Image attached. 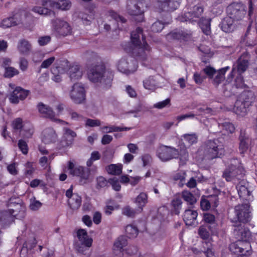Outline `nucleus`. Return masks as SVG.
Wrapping results in <instances>:
<instances>
[{
	"label": "nucleus",
	"instance_id": "f257e3e1",
	"mask_svg": "<svg viewBox=\"0 0 257 257\" xmlns=\"http://www.w3.org/2000/svg\"><path fill=\"white\" fill-rule=\"evenodd\" d=\"M88 77L90 81L99 83L104 89H108L111 86L113 77L112 72L106 70L103 64L96 65L90 69Z\"/></svg>",
	"mask_w": 257,
	"mask_h": 257
},
{
	"label": "nucleus",
	"instance_id": "f03ea898",
	"mask_svg": "<svg viewBox=\"0 0 257 257\" xmlns=\"http://www.w3.org/2000/svg\"><path fill=\"white\" fill-rule=\"evenodd\" d=\"M131 42L135 48L133 50L134 55L138 59L145 60L147 57V53L150 51V47L145 41L143 30L137 28L131 34Z\"/></svg>",
	"mask_w": 257,
	"mask_h": 257
},
{
	"label": "nucleus",
	"instance_id": "7ed1b4c3",
	"mask_svg": "<svg viewBox=\"0 0 257 257\" xmlns=\"http://www.w3.org/2000/svg\"><path fill=\"white\" fill-rule=\"evenodd\" d=\"M202 148L204 157L209 160L220 158L225 152L223 144L219 139L206 141Z\"/></svg>",
	"mask_w": 257,
	"mask_h": 257
},
{
	"label": "nucleus",
	"instance_id": "20e7f679",
	"mask_svg": "<svg viewBox=\"0 0 257 257\" xmlns=\"http://www.w3.org/2000/svg\"><path fill=\"white\" fill-rule=\"evenodd\" d=\"M244 175V169L239 160L232 159L230 164L223 172L222 177L227 182L240 179Z\"/></svg>",
	"mask_w": 257,
	"mask_h": 257
},
{
	"label": "nucleus",
	"instance_id": "39448f33",
	"mask_svg": "<svg viewBox=\"0 0 257 257\" xmlns=\"http://www.w3.org/2000/svg\"><path fill=\"white\" fill-rule=\"evenodd\" d=\"M242 75L237 76L233 82L228 78L222 86V93L225 97H231L240 92V90L246 88Z\"/></svg>",
	"mask_w": 257,
	"mask_h": 257
},
{
	"label": "nucleus",
	"instance_id": "423d86ee",
	"mask_svg": "<svg viewBox=\"0 0 257 257\" xmlns=\"http://www.w3.org/2000/svg\"><path fill=\"white\" fill-rule=\"evenodd\" d=\"M204 9L200 5L194 6L190 11L185 12L177 18L178 21L181 22H188L191 24L199 23L202 19Z\"/></svg>",
	"mask_w": 257,
	"mask_h": 257
},
{
	"label": "nucleus",
	"instance_id": "0eeeda50",
	"mask_svg": "<svg viewBox=\"0 0 257 257\" xmlns=\"http://www.w3.org/2000/svg\"><path fill=\"white\" fill-rule=\"evenodd\" d=\"M248 203L238 204L234 207V216L231 218L234 224L247 223L251 218Z\"/></svg>",
	"mask_w": 257,
	"mask_h": 257
},
{
	"label": "nucleus",
	"instance_id": "6e6552de",
	"mask_svg": "<svg viewBox=\"0 0 257 257\" xmlns=\"http://www.w3.org/2000/svg\"><path fill=\"white\" fill-rule=\"evenodd\" d=\"M227 13L234 21H241L246 14V8L241 3H233L227 7Z\"/></svg>",
	"mask_w": 257,
	"mask_h": 257
},
{
	"label": "nucleus",
	"instance_id": "1a4fd4ad",
	"mask_svg": "<svg viewBox=\"0 0 257 257\" xmlns=\"http://www.w3.org/2000/svg\"><path fill=\"white\" fill-rule=\"evenodd\" d=\"M117 68L119 71L128 75L135 72L138 68L136 59L128 57H123L117 63Z\"/></svg>",
	"mask_w": 257,
	"mask_h": 257
},
{
	"label": "nucleus",
	"instance_id": "9d476101",
	"mask_svg": "<svg viewBox=\"0 0 257 257\" xmlns=\"http://www.w3.org/2000/svg\"><path fill=\"white\" fill-rule=\"evenodd\" d=\"M157 156L163 162L177 159L179 156V150L171 146L161 145L158 149Z\"/></svg>",
	"mask_w": 257,
	"mask_h": 257
},
{
	"label": "nucleus",
	"instance_id": "9b49d317",
	"mask_svg": "<svg viewBox=\"0 0 257 257\" xmlns=\"http://www.w3.org/2000/svg\"><path fill=\"white\" fill-rule=\"evenodd\" d=\"M77 137L76 133L68 127L63 128V134L60 141L57 144V149L65 150L71 148L74 143V139Z\"/></svg>",
	"mask_w": 257,
	"mask_h": 257
},
{
	"label": "nucleus",
	"instance_id": "f8f14e48",
	"mask_svg": "<svg viewBox=\"0 0 257 257\" xmlns=\"http://www.w3.org/2000/svg\"><path fill=\"white\" fill-rule=\"evenodd\" d=\"M69 95L75 103H84L86 99V91L83 85L81 83H74L70 91Z\"/></svg>",
	"mask_w": 257,
	"mask_h": 257
},
{
	"label": "nucleus",
	"instance_id": "ddd939ff",
	"mask_svg": "<svg viewBox=\"0 0 257 257\" xmlns=\"http://www.w3.org/2000/svg\"><path fill=\"white\" fill-rule=\"evenodd\" d=\"M8 206L11 214L16 218L22 219L25 216V207L22 204L19 198H10L8 203Z\"/></svg>",
	"mask_w": 257,
	"mask_h": 257
},
{
	"label": "nucleus",
	"instance_id": "4468645a",
	"mask_svg": "<svg viewBox=\"0 0 257 257\" xmlns=\"http://www.w3.org/2000/svg\"><path fill=\"white\" fill-rule=\"evenodd\" d=\"M54 32L57 37H65L71 33L70 26L65 21L60 19L52 21Z\"/></svg>",
	"mask_w": 257,
	"mask_h": 257
},
{
	"label": "nucleus",
	"instance_id": "2eb2a0df",
	"mask_svg": "<svg viewBox=\"0 0 257 257\" xmlns=\"http://www.w3.org/2000/svg\"><path fill=\"white\" fill-rule=\"evenodd\" d=\"M233 225L234 227L233 234L237 240H241L245 243L246 242L250 243V241L252 239V235L249 229L241 223Z\"/></svg>",
	"mask_w": 257,
	"mask_h": 257
},
{
	"label": "nucleus",
	"instance_id": "dca6fc26",
	"mask_svg": "<svg viewBox=\"0 0 257 257\" xmlns=\"http://www.w3.org/2000/svg\"><path fill=\"white\" fill-rule=\"evenodd\" d=\"M230 251L235 254L244 255L250 254L251 245L249 242H243L241 240H237L229 245Z\"/></svg>",
	"mask_w": 257,
	"mask_h": 257
},
{
	"label": "nucleus",
	"instance_id": "f3484780",
	"mask_svg": "<svg viewBox=\"0 0 257 257\" xmlns=\"http://www.w3.org/2000/svg\"><path fill=\"white\" fill-rule=\"evenodd\" d=\"M180 0H157L156 7L161 12L174 11L180 5Z\"/></svg>",
	"mask_w": 257,
	"mask_h": 257
},
{
	"label": "nucleus",
	"instance_id": "a211bd4d",
	"mask_svg": "<svg viewBox=\"0 0 257 257\" xmlns=\"http://www.w3.org/2000/svg\"><path fill=\"white\" fill-rule=\"evenodd\" d=\"M68 164V170L71 175L79 176L85 180L89 179V172L87 168L81 166L75 167V165L71 161H69Z\"/></svg>",
	"mask_w": 257,
	"mask_h": 257
},
{
	"label": "nucleus",
	"instance_id": "6ab92c4d",
	"mask_svg": "<svg viewBox=\"0 0 257 257\" xmlns=\"http://www.w3.org/2000/svg\"><path fill=\"white\" fill-rule=\"evenodd\" d=\"M30 91L18 86L14 90L11 94L9 99L10 102L13 104H18L20 100H23L30 94Z\"/></svg>",
	"mask_w": 257,
	"mask_h": 257
},
{
	"label": "nucleus",
	"instance_id": "aec40b11",
	"mask_svg": "<svg viewBox=\"0 0 257 257\" xmlns=\"http://www.w3.org/2000/svg\"><path fill=\"white\" fill-rule=\"evenodd\" d=\"M38 111L44 117L49 118L54 121H60L61 120L55 117V113L53 109L48 105L39 102L37 106Z\"/></svg>",
	"mask_w": 257,
	"mask_h": 257
},
{
	"label": "nucleus",
	"instance_id": "412c9836",
	"mask_svg": "<svg viewBox=\"0 0 257 257\" xmlns=\"http://www.w3.org/2000/svg\"><path fill=\"white\" fill-rule=\"evenodd\" d=\"M143 5L142 3L138 0H128L127 3V11L131 15H141L143 13L142 8Z\"/></svg>",
	"mask_w": 257,
	"mask_h": 257
},
{
	"label": "nucleus",
	"instance_id": "4be33fe9",
	"mask_svg": "<svg viewBox=\"0 0 257 257\" xmlns=\"http://www.w3.org/2000/svg\"><path fill=\"white\" fill-rule=\"evenodd\" d=\"M248 66V60L247 59H245L243 56H241L237 60L236 65L233 66L232 71L230 74V76L232 77L233 74L235 71H237L238 73L237 76L241 75V74L246 70Z\"/></svg>",
	"mask_w": 257,
	"mask_h": 257
},
{
	"label": "nucleus",
	"instance_id": "5701e85b",
	"mask_svg": "<svg viewBox=\"0 0 257 257\" xmlns=\"http://www.w3.org/2000/svg\"><path fill=\"white\" fill-rule=\"evenodd\" d=\"M248 183L243 180L239 182L236 186L239 197L245 200H250L252 197L251 192L248 189Z\"/></svg>",
	"mask_w": 257,
	"mask_h": 257
},
{
	"label": "nucleus",
	"instance_id": "b1692460",
	"mask_svg": "<svg viewBox=\"0 0 257 257\" xmlns=\"http://www.w3.org/2000/svg\"><path fill=\"white\" fill-rule=\"evenodd\" d=\"M57 135L53 128L48 127L42 132V140L46 144L55 143L57 141Z\"/></svg>",
	"mask_w": 257,
	"mask_h": 257
},
{
	"label": "nucleus",
	"instance_id": "393cba45",
	"mask_svg": "<svg viewBox=\"0 0 257 257\" xmlns=\"http://www.w3.org/2000/svg\"><path fill=\"white\" fill-rule=\"evenodd\" d=\"M234 20L229 16L224 18L219 24L221 30L226 33L232 32L235 29Z\"/></svg>",
	"mask_w": 257,
	"mask_h": 257
},
{
	"label": "nucleus",
	"instance_id": "a878e982",
	"mask_svg": "<svg viewBox=\"0 0 257 257\" xmlns=\"http://www.w3.org/2000/svg\"><path fill=\"white\" fill-rule=\"evenodd\" d=\"M198 213L196 211L188 209H186L184 215L183 220L186 225L191 226L195 223L197 217Z\"/></svg>",
	"mask_w": 257,
	"mask_h": 257
},
{
	"label": "nucleus",
	"instance_id": "bb28decb",
	"mask_svg": "<svg viewBox=\"0 0 257 257\" xmlns=\"http://www.w3.org/2000/svg\"><path fill=\"white\" fill-rule=\"evenodd\" d=\"M69 77L72 82L80 79L82 76V71L78 65L71 66L68 70Z\"/></svg>",
	"mask_w": 257,
	"mask_h": 257
},
{
	"label": "nucleus",
	"instance_id": "cd10ccee",
	"mask_svg": "<svg viewBox=\"0 0 257 257\" xmlns=\"http://www.w3.org/2000/svg\"><path fill=\"white\" fill-rule=\"evenodd\" d=\"M248 107L249 106L238 98L235 102L233 110L236 114L243 116L246 114Z\"/></svg>",
	"mask_w": 257,
	"mask_h": 257
},
{
	"label": "nucleus",
	"instance_id": "c85d7f7f",
	"mask_svg": "<svg viewBox=\"0 0 257 257\" xmlns=\"http://www.w3.org/2000/svg\"><path fill=\"white\" fill-rule=\"evenodd\" d=\"M243 103H245L246 105L250 106L255 100V95L254 93L250 90L244 91L238 98Z\"/></svg>",
	"mask_w": 257,
	"mask_h": 257
},
{
	"label": "nucleus",
	"instance_id": "c756f323",
	"mask_svg": "<svg viewBox=\"0 0 257 257\" xmlns=\"http://www.w3.org/2000/svg\"><path fill=\"white\" fill-rule=\"evenodd\" d=\"M181 196L184 200L187 202L188 205L190 206V207H194V205L196 203L199 198V196L193 195L187 190L182 191Z\"/></svg>",
	"mask_w": 257,
	"mask_h": 257
},
{
	"label": "nucleus",
	"instance_id": "7c9ffc66",
	"mask_svg": "<svg viewBox=\"0 0 257 257\" xmlns=\"http://www.w3.org/2000/svg\"><path fill=\"white\" fill-rule=\"evenodd\" d=\"M188 34L182 31L174 30L167 35L168 39L171 40H186L190 36Z\"/></svg>",
	"mask_w": 257,
	"mask_h": 257
},
{
	"label": "nucleus",
	"instance_id": "2f4dec72",
	"mask_svg": "<svg viewBox=\"0 0 257 257\" xmlns=\"http://www.w3.org/2000/svg\"><path fill=\"white\" fill-rule=\"evenodd\" d=\"M228 69L229 67H225L219 69L215 73L214 75V77H213L212 79V82L215 86L217 87L222 81L224 80V74Z\"/></svg>",
	"mask_w": 257,
	"mask_h": 257
},
{
	"label": "nucleus",
	"instance_id": "473e14b6",
	"mask_svg": "<svg viewBox=\"0 0 257 257\" xmlns=\"http://www.w3.org/2000/svg\"><path fill=\"white\" fill-rule=\"evenodd\" d=\"M92 239H87L85 241H79L75 244L76 250L81 253L85 254V251L92 245Z\"/></svg>",
	"mask_w": 257,
	"mask_h": 257
},
{
	"label": "nucleus",
	"instance_id": "72a5a7b5",
	"mask_svg": "<svg viewBox=\"0 0 257 257\" xmlns=\"http://www.w3.org/2000/svg\"><path fill=\"white\" fill-rule=\"evenodd\" d=\"M36 244L37 241L35 238L25 241L20 252V257H25V254L28 253V250L32 249Z\"/></svg>",
	"mask_w": 257,
	"mask_h": 257
},
{
	"label": "nucleus",
	"instance_id": "f704fd0d",
	"mask_svg": "<svg viewBox=\"0 0 257 257\" xmlns=\"http://www.w3.org/2000/svg\"><path fill=\"white\" fill-rule=\"evenodd\" d=\"M136 203L138 205L137 210L139 212L143 211V207L148 202V195L145 192L141 193L136 198Z\"/></svg>",
	"mask_w": 257,
	"mask_h": 257
},
{
	"label": "nucleus",
	"instance_id": "c9c22d12",
	"mask_svg": "<svg viewBox=\"0 0 257 257\" xmlns=\"http://www.w3.org/2000/svg\"><path fill=\"white\" fill-rule=\"evenodd\" d=\"M17 48L21 54H27L31 50V45L27 40L22 39L19 41Z\"/></svg>",
	"mask_w": 257,
	"mask_h": 257
},
{
	"label": "nucleus",
	"instance_id": "e433bc0d",
	"mask_svg": "<svg viewBox=\"0 0 257 257\" xmlns=\"http://www.w3.org/2000/svg\"><path fill=\"white\" fill-rule=\"evenodd\" d=\"M208 230H210L212 232H213L215 229L213 228L211 225H203L200 226L198 229V234L201 238L204 240H206L209 238L210 233Z\"/></svg>",
	"mask_w": 257,
	"mask_h": 257
},
{
	"label": "nucleus",
	"instance_id": "4c0bfd02",
	"mask_svg": "<svg viewBox=\"0 0 257 257\" xmlns=\"http://www.w3.org/2000/svg\"><path fill=\"white\" fill-rule=\"evenodd\" d=\"M239 140L240 141L239 150L240 151V153L243 154L248 149L249 140L248 138L245 136V134L242 132L240 133Z\"/></svg>",
	"mask_w": 257,
	"mask_h": 257
},
{
	"label": "nucleus",
	"instance_id": "58836bf2",
	"mask_svg": "<svg viewBox=\"0 0 257 257\" xmlns=\"http://www.w3.org/2000/svg\"><path fill=\"white\" fill-rule=\"evenodd\" d=\"M14 216L9 211H0V222L4 224H10L14 221Z\"/></svg>",
	"mask_w": 257,
	"mask_h": 257
},
{
	"label": "nucleus",
	"instance_id": "ea45409f",
	"mask_svg": "<svg viewBox=\"0 0 257 257\" xmlns=\"http://www.w3.org/2000/svg\"><path fill=\"white\" fill-rule=\"evenodd\" d=\"M82 199L81 196L77 194H74L73 197L68 201L70 208L73 210H77L81 205Z\"/></svg>",
	"mask_w": 257,
	"mask_h": 257
},
{
	"label": "nucleus",
	"instance_id": "a19ab883",
	"mask_svg": "<svg viewBox=\"0 0 257 257\" xmlns=\"http://www.w3.org/2000/svg\"><path fill=\"white\" fill-rule=\"evenodd\" d=\"M106 203V205L104 207L103 210L107 215H111L113 210L119 207V205L115 204L114 201L111 199L107 200Z\"/></svg>",
	"mask_w": 257,
	"mask_h": 257
},
{
	"label": "nucleus",
	"instance_id": "79ce46f5",
	"mask_svg": "<svg viewBox=\"0 0 257 257\" xmlns=\"http://www.w3.org/2000/svg\"><path fill=\"white\" fill-rule=\"evenodd\" d=\"M210 19L203 18L201 21L197 23L202 29L203 33L209 35L210 33Z\"/></svg>",
	"mask_w": 257,
	"mask_h": 257
},
{
	"label": "nucleus",
	"instance_id": "37998d69",
	"mask_svg": "<svg viewBox=\"0 0 257 257\" xmlns=\"http://www.w3.org/2000/svg\"><path fill=\"white\" fill-rule=\"evenodd\" d=\"M122 166L121 164H110L106 168L109 174L114 175H119L122 172Z\"/></svg>",
	"mask_w": 257,
	"mask_h": 257
},
{
	"label": "nucleus",
	"instance_id": "c03bdc74",
	"mask_svg": "<svg viewBox=\"0 0 257 257\" xmlns=\"http://www.w3.org/2000/svg\"><path fill=\"white\" fill-rule=\"evenodd\" d=\"M33 11H34L35 13H37L40 15H45V16H50V15H55V13L49 9L47 8L43 7H35L33 8Z\"/></svg>",
	"mask_w": 257,
	"mask_h": 257
},
{
	"label": "nucleus",
	"instance_id": "a18cd8bd",
	"mask_svg": "<svg viewBox=\"0 0 257 257\" xmlns=\"http://www.w3.org/2000/svg\"><path fill=\"white\" fill-rule=\"evenodd\" d=\"M125 232L129 238H134L138 234V229L134 225L129 224L125 227Z\"/></svg>",
	"mask_w": 257,
	"mask_h": 257
},
{
	"label": "nucleus",
	"instance_id": "49530a36",
	"mask_svg": "<svg viewBox=\"0 0 257 257\" xmlns=\"http://www.w3.org/2000/svg\"><path fill=\"white\" fill-rule=\"evenodd\" d=\"M71 7V3L68 0H60L56 2L55 8L61 10H68Z\"/></svg>",
	"mask_w": 257,
	"mask_h": 257
},
{
	"label": "nucleus",
	"instance_id": "de8ad7c7",
	"mask_svg": "<svg viewBox=\"0 0 257 257\" xmlns=\"http://www.w3.org/2000/svg\"><path fill=\"white\" fill-rule=\"evenodd\" d=\"M140 213L137 209L132 208L130 206H126L122 209V214L130 218H134L135 215Z\"/></svg>",
	"mask_w": 257,
	"mask_h": 257
},
{
	"label": "nucleus",
	"instance_id": "09e8293b",
	"mask_svg": "<svg viewBox=\"0 0 257 257\" xmlns=\"http://www.w3.org/2000/svg\"><path fill=\"white\" fill-rule=\"evenodd\" d=\"M182 137L188 143L189 147L197 142L198 137L196 134H186L183 135Z\"/></svg>",
	"mask_w": 257,
	"mask_h": 257
},
{
	"label": "nucleus",
	"instance_id": "8fccbe9b",
	"mask_svg": "<svg viewBox=\"0 0 257 257\" xmlns=\"http://www.w3.org/2000/svg\"><path fill=\"white\" fill-rule=\"evenodd\" d=\"M168 24V23H164L162 21L157 20L151 26V31L154 33L160 32L164 28L165 25Z\"/></svg>",
	"mask_w": 257,
	"mask_h": 257
},
{
	"label": "nucleus",
	"instance_id": "3c124183",
	"mask_svg": "<svg viewBox=\"0 0 257 257\" xmlns=\"http://www.w3.org/2000/svg\"><path fill=\"white\" fill-rule=\"evenodd\" d=\"M144 86L146 89L154 90L156 89V84L153 77L150 76L143 81Z\"/></svg>",
	"mask_w": 257,
	"mask_h": 257
},
{
	"label": "nucleus",
	"instance_id": "603ef678",
	"mask_svg": "<svg viewBox=\"0 0 257 257\" xmlns=\"http://www.w3.org/2000/svg\"><path fill=\"white\" fill-rule=\"evenodd\" d=\"M203 220L208 223L206 225H211L213 228L215 229L216 223H215V216L209 213L203 214Z\"/></svg>",
	"mask_w": 257,
	"mask_h": 257
},
{
	"label": "nucleus",
	"instance_id": "864d4df0",
	"mask_svg": "<svg viewBox=\"0 0 257 257\" xmlns=\"http://www.w3.org/2000/svg\"><path fill=\"white\" fill-rule=\"evenodd\" d=\"M127 244V239L125 236H119L114 243V246L117 249L120 250Z\"/></svg>",
	"mask_w": 257,
	"mask_h": 257
},
{
	"label": "nucleus",
	"instance_id": "5fc2aeb1",
	"mask_svg": "<svg viewBox=\"0 0 257 257\" xmlns=\"http://www.w3.org/2000/svg\"><path fill=\"white\" fill-rule=\"evenodd\" d=\"M172 205L173 207V213L178 215L181 208L182 201L180 198H176L172 201Z\"/></svg>",
	"mask_w": 257,
	"mask_h": 257
},
{
	"label": "nucleus",
	"instance_id": "6e6d98bb",
	"mask_svg": "<svg viewBox=\"0 0 257 257\" xmlns=\"http://www.w3.org/2000/svg\"><path fill=\"white\" fill-rule=\"evenodd\" d=\"M18 24L14 17L7 18L4 19L2 22V26L5 28L17 25Z\"/></svg>",
	"mask_w": 257,
	"mask_h": 257
},
{
	"label": "nucleus",
	"instance_id": "4d7b16f0",
	"mask_svg": "<svg viewBox=\"0 0 257 257\" xmlns=\"http://www.w3.org/2000/svg\"><path fill=\"white\" fill-rule=\"evenodd\" d=\"M204 244V250H202V252L204 253L206 257H215L214 251L210 247L211 243L205 241L203 242Z\"/></svg>",
	"mask_w": 257,
	"mask_h": 257
},
{
	"label": "nucleus",
	"instance_id": "13d9d810",
	"mask_svg": "<svg viewBox=\"0 0 257 257\" xmlns=\"http://www.w3.org/2000/svg\"><path fill=\"white\" fill-rule=\"evenodd\" d=\"M19 71L17 69L13 67H10L9 68H6L5 69V73L4 76L5 78H12L15 75H18Z\"/></svg>",
	"mask_w": 257,
	"mask_h": 257
},
{
	"label": "nucleus",
	"instance_id": "bf43d9fd",
	"mask_svg": "<svg viewBox=\"0 0 257 257\" xmlns=\"http://www.w3.org/2000/svg\"><path fill=\"white\" fill-rule=\"evenodd\" d=\"M178 146L179 147V156L181 157H184L185 159L188 158V154L187 151V147L183 142L182 139L179 141Z\"/></svg>",
	"mask_w": 257,
	"mask_h": 257
},
{
	"label": "nucleus",
	"instance_id": "052dcab7",
	"mask_svg": "<svg viewBox=\"0 0 257 257\" xmlns=\"http://www.w3.org/2000/svg\"><path fill=\"white\" fill-rule=\"evenodd\" d=\"M186 173L184 172H179L176 173L173 177V179L175 180H180L179 183V186L182 187L185 184Z\"/></svg>",
	"mask_w": 257,
	"mask_h": 257
},
{
	"label": "nucleus",
	"instance_id": "680f3d73",
	"mask_svg": "<svg viewBox=\"0 0 257 257\" xmlns=\"http://www.w3.org/2000/svg\"><path fill=\"white\" fill-rule=\"evenodd\" d=\"M42 203L36 200L35 197H33L30 199L29 208L31 210L33 211H37L42 206Z\"/></svg>",
	"mask_w": 257,
	"mask_h": 257
},
{
	"label": "nucleus",
	"instance_id": "e2e57ef3",
	"mask_svg": "<svg viewBox=\"0 0 257 257\" xmlns=\"http://www.w3.org/2000/svg\"><path fill=\"white\" fill-rule=\"evenodd\" d=\"M100 154L98 151H94L91 154L90 158L87 161L86 164L88 167L92 166L93 162L98 160L100 158Z\"/></svg>",
	"mask_w": 257,
	"mask_h": 257
},
{
	"label": "nucleus",
	"instance_id": "0e129e2a",
	"mask_svg": "<svg viewBox=\"0 0 257 257\" xmlns=\"http://www.w3.org/2000/svg\"><path fill=\"white\" fill-rule=\"evenodd\" d=\"M77 234L79 241H85V240L90 239V238L88 237L87 233L85 229H78Z\"/></svg>",
	"mask_w": 257,
	"mask_h": 257
},
{
	"label": "nucleus",
	"instance_id": "69168bd1",
	"mask_svg": "<svg viewBox=\"0 0 257 257\" xmlns=\"http://www.w3.org/2000/svg\"><path fill=\"white\" fill-rule=\"evenodd\" d=\"M108 182L112 185L113 189L116 191H118L121 188V186L116 177L110 179Z\"/></svg>",
	"mask_w": 257,
	"mask_h": 257
},
{
	"label": "nucleus",
	"instance_id": "338daca9",
	"mask_svg": "<svg viewBox=\"0 0 257 257\" xmlns=\"http://www.w3.org/2000/svg\"><path fill=\"white\" fill-rule=\"evenodd\" d=\"M203 71L210 79H212L214 75L217 72L214 68L210 66L205 67Z\"/></svg>",
	"mask_w": 257,
	"mask_h": 257
},
{
	"label": "nucleus",
	"instance_id": "774afa93",
	"mask_svg": "<svg viewBox=\"0 0 257 257\" xmlns=\"http://www.w3.org/2000/svg\"><path fill=\"white\" fill-rule=\"evenodd\" d=\"M18 147L24 154H27L28 152V147L27 143L25 141L23 140H19L18 143Z\"/></svg>",
	"mask_w": 257,
	"mask_h": 257
}]
</instances>
